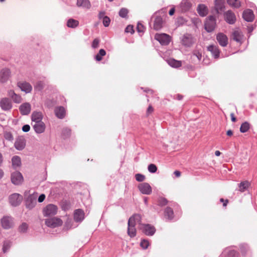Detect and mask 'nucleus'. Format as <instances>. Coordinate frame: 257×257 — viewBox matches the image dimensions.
<instances>
[{"mask_svg": "<svg viewBox=\"0 0 257 257\" xmlns=\"http://www.w3.org/2000/svg\"><path fill=\"white\" fill-rule=\"evenodd\" d=\"M140 229L145 234L148 236H152L156 232L155 227L150 224H141Z\"/></svg>", "mask_w": 257, "mask_h": 257, "instance_id": "obj_1", "label": "nucleus"}, {"mask_svg": "<svg viewBox=\"0 0 257 257\" xmlns=\"http://www.w3.org/2000/svg\"><path fill=\"white\" fill-rule=\"evenodd\" d=\"M58 208L57 206L50 204L47 205L43 209V214L45 216H53L56 214L57 212Z\"/></svg>", "mask_w": 257, "mask_h": 257, "instance_id": "obj_2", "label": "nucleus"}, {"mask_svg": "<svg viewBox=\"0 0 257 257\" xmlns=\"http://www.w3.org/2000/svg\"><path fill=\"white\" fill-rule=\"evenodd\" d=\"M26 146V140L24 136H21L16 138L14 147L18 151L24 150Z\"/></svg>", "mask_w": 257, "mask_h": 257, "instance_id": "obj_3", "label": "nucleus"}, {"mask_svg": "<svg viewBox=\"0 0 257 257\" xmlns=\"http://www.w3.org/2000/svg\"><path fill=\"white\" fill-rule=\"evenodd\" d=\"M63 223L62 220L58 218L53 217L45 220V224L49 227L55 228L61 226Z\"/></svg>", "mask_w": 257, "mask_h": 257, "instance_id": "obj_4", "label": "nucleus"}, {"mask_svg": "<svg viewBox=\"0 0 257 257\" xmlns=\"http://www.w3.org/2000/svg\"><path fill=\"white\" fill-rule=\"evenodd\" d=\"M9 199L11 205L16 207L21 204L23 200V197L19 194L14 193L9 196Z\"/></svg>", "mask_w": 257, "mask_h": 257, "instance_id": "obj_5", "label": "nucleus"}, {"mask_svg": "<svg viewBox=\"0 0 257 257\" xmlns=\"http://www.w3.org/2000/svg\"><path fill=\"white\" fill-rule=\"evenodd\" d=\"M11 179L12 183L15 185H21L24 181L22 174L18 171L12 173Z\"/></svg>", "mask_w": 257, "mask_h": 257, "instance_id": "obj_6", "label": "nucleus"}, {"mask_svg": "<svg viewBox=\"0 0 257 257\" xmlns=\"http://www.w3.org/2000/svg\"><path fill=\"white\" fill-rule=\"evenodd\" d=\"M155 39L163 45H167L170 42V36L165 33L156 34Z\"/></svg>", "mask_w": 257, "mask_h": 257, "instance_id": "obj_7", "label": "nucleus"}, {"mask_svg": "<svg viewBox=\"0 0 257 257\" xmlns=\"http://www.w3.org/2000/svg\"><path fill=\"white\" fill-rule=\"evenodd\" d=\"M216 26L215 19L213 16H210L206 19L205 23V29L208 32H211L214 30Z\"/></svg>", "mask_w": 257, "mask_h": 257, "instance_id": "obj_8", "label": "nucleus"}, {"mask_svg": "<svg viewBox=\"0 0 257 257\" xmlns=\"http://www.w3.org/2000/svg\"><path fill=\"white\" fill-rule=\"evenodd\" d=\"M2 227L6 229L13 227L14 225L13 218L11 216H5L1 219Z\"/></svg>", "mask_w": 257, "mask_h": 257, "instance_id": "obj_9", "label": "nucleus"}, {"mask_svg": "<svg viewBox=\"0 0 257 257\" xmlns=\"http://www.w3.org/2000/svg\"><path fill=\"white\" fill-rule=\"evenodd\" d=\"M138 189L143 194L149 195L152 192L151 186L148 183H142L138 185Z\"/></svg>", "mask_w": 257, "mask_h": 257, "instance_id": "obj_10", "label": "nucleus"}, {"mask_svg": "<svg viewBox=\"0 0 257 257\" xmlns=\"http://www.w3.org/2000/svg\"><path fill=\"white\" fill-rule=\"evenodd\" d=\"M37 196L34 194L30 195L26 200V205L27 208L32 209L35 207L37 203Z\"/></svg>", "mask_w": 257, "mask_h": 257, "instance_id": "obj_11", "label": "nucleus"}, {"mask_svg": "<svg viewBox=\"0 0 257 257\" xmlns=\"http://www.w3.org/2000/svg\"><path fill=\"white\" fill-rule=\"evenodd\" d=\"M0 106L4 110H9L12 107V104L9 98L5 97L1 100Z\"/></svg>", "mask_w": 257, "mask_h": 257, "instance_id": "obj_12", "label": "nucleus"}, {"mask_svg": "<svg viewBox=\"0 0 257 257\" xmlns=\"http://www.w3.org/2000/svg\"><path fill=\"white\" fill-rule=\"evenodd\" d=\"M11 75V71L9 69L4 68L0 71V82H6L8 81Z\"/></svg>", "mask_w": 257, "mask_h": 257, "instance_id": "obj_13", "label": "nucleus"}, {"mask_svg": "<svg viewBox=\"0 0 257 257\" xmlns=\"http://www.w3.org/2000/svg\"><path fill=\"white\" fill-rule=\"evenodd\" d=\"M216 39L219 45L222 47H225L228 44V38L223 33H218L216 35Z\"/></svg>", "mask_w": 257, "mask_h": 257, "instance_id": "obj_14", "label": "nucleus"}, {"mask_svg": "<svg viewBox=\"0 0 257 257\" xmlns=\"http://www.w3.org/2000/svg\"><path fill=\"white\" fill-rule=\"evenodd\" d=\"M17 85L22 91H25L27 93H30L32 90L31 85L27 82H19Z\"/></svg>", "mask_w": 257, "mask_h": 257, "instance_id": "obj_15", "label": "nucleus"}, {"mask_svg": "<svg viewBox=\"0 0 257 257\" xmlns=\"http://www.w3.org/2000/svg\"><path fill=\"white\" fill-rule=\"evenodd\" d=\"M231 38L237 42L240 43L243 38V35L239 29H235L233 31Z\"/></svg>", "mask_w": 257, "mask_h": 257, "instance_id": "obj_16", "label": "nucleus"}, {"mask_svg": "<svg viewBox=\"0 0 257 257\" xmlns=\"http://www.w3.org/2000/svg\"><path fill=\"white\" fill-rule=\"evenodd\" d=\"M84 218V212L80 209H76L74 213V219L76 222H81Z\"/></svg>", "mask_w": 257, "mask_h": 257, "instance_id": "obj_17", "label": "nucleus"}, {"mask_svg": "<svg viewBox=\"0 0 257 257\" xmlns=\"http://www.w3.org/2000/svg\"><path fill=\"white\" fill-rule=\"evenodd\" d=\"M35 131L38 134L43 133L45 130V124L43 121L37 122L33 125Z\"/></svg>", "mask_w": 257, "mask_h": 257, "instance_id": "obj_18", "label": "nucleus"}, {"mask_svg": "<svg viewBox=\"0 0 257 257\" xmlns=\"http://www.w3.org/2000/svg\"><path fill=\"white\" fill-rule=\"evenodd\" d=\"M225 21L230 24H233L236 21L234 14L231 11H228L225 14Z\"/></svg>", "mask_w": 257, "mask_h": 257, "instance_id": "obj_19", "label": "nucleus"}, {"mask_svg": "<svg viewBox=\"0 0 257 257\" xmlns=\"http://www.w3.org/2000/svg\"><path fill=\"white\" fill-rule=\"evenodd\" d=\"M194 43L193 37L188 34L185 35L182 40V43L183 45L190 47Z\"/></svg>", "mask_w": 257, "mask_h": 257, "instance_id": "obj_20", "label": "nucleus"}, {"mask_svg": "<svg viewBox=\"0 0 257 257\" xmlns=\"http://www.w3.org/2000/svg\"><path fill=\"white\" fill-rule=\"evenodd\" d=\"M207 50L211 53L214 58L217 59L219 58L220 51L217 46L210 45L207 47Z\"/></svg>", "mask_w": 257, "mask_h": 257, "instance_id": "obj_21", "label": "nucleus"}, {"mask_svg": "<svg viewBox=\"0 0 257 257\" xmlns=\"http://www.w3.org/2000/svg\"><path fill=\"white\" fill-rule=\"evenodd\" d=\"M163 27V19L161 16H156L154 22L153 28L155 30H159Z\"/></svg>", "mask_w": 257, "mask_h": 257, "instance_id": "obj_22", "label": "nucleus"}, {"mask_svg": "<svg viewBox=\"0 0 257 257\" xmlns=\"http://www.w3.org/2000/svg\"><path fill=\"white\" fill-rule=\"evenodd\" d=\"M131 220H128L127 234L131 237H134L136 235V229L134 223H131Z\"/></svg>", "mask_w": 257, "mask_h": 257, "instance_id": "obj_23", "label": "nucleus"}, {"mask_svg": "<svg viewBox=\"0 0 257 257\" xmlns=\"http://www.w3.org/2000/svg\"><path fill=\"white\" fill-rule=\"evenodd\" d=\"M242 17L243 19L247 22H251L254 19V15L252 11L249 9L244 11Z\"/></svg>", "mask_w": 257, "mask_h": 257, "instance_id": "obj_24", "label": "nucleus"}, {"mask_svg": "<svg viewBox=\"0 0 257 257\" xmlns=\"http://www.w3.org/2000/svg\"><path fill=\"white\" fill-rule=\"evenodd\" d=\"M20 111L23 115L28 114L31 111V105L29 103H24L20 107Z\"/></svg>", "mask_w": 257, "mask_h": 257, "instance_id": "obj_25", "label": "nucleus"}, {"mask_svg": "<svg viewBox=\"0 0 257 257\" xmlns=\"http://www.w3.org/2000/svg\"><path fill=\"white\" fill-rule=\"evenodd\" d=\"M141 220H142V217L141 215L139 214H135L133 215L132 216H131L128 220L131 221V223L133 224L134 223V225H136V224H139L140 226H141Z\"/></svg>", "mask_w": 257, "mask_h": 257, "instance_id": "obj_26", "label": "nucleus"}, {"mask_svg": "<svg viewBox=\"0 0 257 257\" xmlns=\"http://www.w3.org/2000/svg\"><path fill=\"white\" fill-rule=\"evenodd\" d=\"M165 217L168 220H171L174 218V211L173 209L170 207H167L164 210Z\"/></svg>", "mask_w": 257, "mask_h": 257, "instance_id": "obj_27", "label": "nucleus"}, {"mask_svg": "<svg viewBox=\"0 0 257 257\" xmlns=\"http://www.w3.org/2000/svg\"><path fill=\"white\" fill-rule=\"evenodd\" d=\"M55 113L57 117L63 118L65 115V108L62 106L56 107L55 109Z\"/></svg>", "mask_w": 257, "mask_h": 257, "instance_id": "obj_28", "label": "nucleus"}, {"mask_svg": "<svg viewBox=\"0 0 257 257\" xmlns=\"http://www.w3.org/2000/svg\"><path fill=\"white\" fill-rule=\"evenodd\" d=\"M197 11L199 15L202 17L206 16L208 13L207 7L203 4H200L198 6Z\"/></svg>", "mask_w": 257, "mask_h": 257, "instance_id": "obj_29", "label": "nucleus"}, {"mask_svg": "<svg viewBox=\"0 0 257 257\" xmlns=\"http://www.w3.org/2000/svg\"><path fill=\"white\" fill-rule=\"evenodd\" d=\"M42 118L43 115L41 112L35 111L32 114V120L35 122L42 121Z\"/></svg>", "mask_w": 257, "mask_h": 257, "instance_id": "obj_30", "label": "nucleus"}, {"mask_svg": "<svg viewBox=\"0 0 257 257\" xmlns=\"http://www.w3.org/2000/svg\"><path fill=\"white\" fill-rule=\"evenodd\" d=\"M77 5L86 9H89L91 7L90 3L88 0H77Z\"/></svg>", "mask_w": 257, "mask_h": 257, "instance_id": "obj_31", "label": "nucleus"}, {"mask_svg": "<svg viewBox=\"0 0 257 257\" xmlns=\"http://www.w3.org/2000/svg\"><path fill=\"white\" fill-rule=\"evenodd\" d=\"M191 7V4L187 1H183L180 4L181 10L183 12L187 11Z\"/></svg>", "mask_w": 257, "mask_h": 257, "instance_id": "obj_32", "label": "nucleus"}, {"mask_svg": "<svg viewBox=\"0 0 257 257\" xmlns=\"http://www.w3.org/2000/svg\"><path fill=\"white\" fill-rule=\"evenodd\" d=\"M169 65L173 67L178 68L181 66V62L173 59H170L167 61Z\"/></svg>", "mask_w": 257, "mask_h": 257, "instance_id": "obj_33", "label": "nucleus"}, {"mask_svg": "<svg viewBox=\"0 0 257 257\" xmlns=\"http://www.w3.org/2000/svg\"><path fill=\"white\" fill-rule=\"evenodd\" d=\"M79 25V22L73 19H70L68 20L67 26L68 27L74 28L77 27Z\"/></svg>", "mask_w": 257, "mask_h": 257, "instance_id": "obj_34", "label": "nucleus"}, {"mask_svg": "<svg viewBox=\"0 0 257 257\" xmlns=\"http://www.w3.org/2000/svg\"><path fill=\"white\" fill-rule=\"evenodd\" d=\"M249 185V183L247 181L241 182L238 185L239 190L241 192H244L248 187Z\"/></svg>", "mask_w": 257, "mask_h": 257, "instance_id": "obj_35", "label": "nucleus"}, {"mask_svg": "<svg viewBox=\"0 0 257 257\" xmlns=\"http://www.w3.org/2000/svg\"><path fill=\"white\" fill-rule=\"evenodd\" d=\"M215 3L216 10L217 13H219V11H221L223 8V0H215Z\"/></svg>", "mask_w": 257, "mask_h": 257, "instance_id": "obj_36", "label": "nucleus"}, {"mask_svg": "<svg viewBox=\"0 0 257 257\" xmlns=\"http://www.w3.org/2000/svg\"><path fill=\"white\" fill-rule=\"evenodd\" d=\"M45 82L43 81H38L34 86V89L36 91H41L45 86Z\"/></svg>", "mask_w": 257, "mask_h": 257, "instance_id": "obj_37", "label": "nucleus"}, {"mask_svg": "<svg viewBox=\"0 0 257 257\" xmlns=\"http://www.w3.org/2000/svg\"><path fill=\"white\" fill-rule=\"evenodd\" d=\"M228 4L235 8H238L240 7V3L238 0H227Z\"/></svg>", "mask_w": 257, "mask_h": 257, "instance_id": "obj_38", "label": "nucleus"}, {"mask_svg": "<svg viewBox=\"0 0 257 257\" xmlns=\"http://www.w3.org/2000/svg\"><path fill=\"white\" fill-rule=\"evenodd\" d=\"M249 123L247 122H244L241 124L240 131L243 133H245L249 130Z\"/></svg>", "mask_w": 257, "mask_h": 257, "instance_id": "obj_39", "label": "nucleus"}, {"mask_svg": "<svg viewBox=\"0 0 257 257\" xmlns=\"http://www.w3.org/2000/svg\"><path fill=\"white\" fill-rule=\"evenodd\" d=\"M106 55V52L103 49H101L98 53L95 56V59L97 61H100L102 60V57L105 56Z\"/></svg>", "mask_w": 257, "mask_h": 257, "instance_id": "obj_40", "label": "nucleus"}, {"mask_svg": "<svg viewBox=\"0 0 257 257\" xmlns=\"http://www.w3.org/2000/svg\"><path fill=\"white\" fill-rule=\"evenodd\" d=\"M240 252L243 255H245L249 250V247L246 244H241L239 245Z\"/></svg>", "mask_w": 257, "mask_h": 257, "instance_id": "obj_41", "label": "nucleus"}, {"mask_svg": "<svg viewBox=\"0 0 257 257\" xmlns=\"http://www.w3.org/2000/svg\"><path fill=\"white\" fill-rule=\"evenodd\" d=\"M12 245V242L10 241L6 240L4 241L3 247V252L4 253L6 252L10 248L11 246Z\"/></svg>", "mask_w": 257, "mask_h": 257, "instance_id": "obj_42", "label": "nucleus"}, {"mask_svg": "<svg viewBox=\"0 0 257 257\" xmlns=\"http://www.w3.org/2000/svg\"><path fill=\"white\" fill-rule=\"evenodd\" d=\"M128 11L127 9L125 8H122L119 12V15L122 18H126L127 16Z\"/></svg>", "mask_w": 257, "mask_h": 257, "instance_id": "obj_43", "label": "nucleus"}, {"mask_svg": "<svg viewBox=\"0 0 257 257\" xmlns=\"http://www.w3.org/2000/svg\"><path fill=\"white\" fill-rule=\"evenodd\" d=\"M149 245H150V242H149V240L147 239H142L140 243L141 246L143 249H147L148 247V246H149Z\"/></svg>", "mask_w": 257, "mask_h": 257, "instance_id": "obj_44", "label": "nucleus"}, {"mask_svg": "<svg viewBox=\"0 0 257 257\" xmlns=\"http://www.w3.org/2000/svg\"><path fill=\"white\" fill-rule=\"evenodd\" d=\"M4 138L6 140L12 141L14 139L13 134L10 132H6L4 133Z\"/></svg>", "mask_w": 257, "mask_h": 257, "instance_id": "obj_45", "label": "nucleus"}, {"mask_svg": "<svg viewBox=\"0 0 257 257\" xmlns=\"http://www.w3.org/2000/svg\"><path fill=\"white\" fill-rule=\"evenodd\" d=\"M158 203L159 206H163L167 204V200L163 197H160L159 198Z\"/></svg>", "mask_w": 257, "mask_h": 257, "instance_id": "obj_46", "label": "nucleus"}, {"mask_svg": "<svg viewBox=\"0 0 257 257\" xmlns=\"http://www.w3.org/2000/svg\"><path fill=\"white\" fill-rule=\"evenodd\" d=\"M135 178L137 181L141 182L145 180L146 177L143 174L138 173L135 175Z\"/></svg>", "mask_w": 257, "mask_h": 257, "instance_id": "obj_47", "label": "nucleus"}, {"mask_svg": "<svg viewBox=\"0 0 257 257\" xmlns=\"http://www.w3.org/2000/svg\"><path fill=\"white\" fill-rule=\"evenodd\" d=\"M148 171L152 173H155L157 170V166L153 164H151L148 166Z\"/></svg>", "mask_w": 257, "mask_h": 257, "instance_id": "obj_48", "label": "nucleus"}, {"mask_svg": "<svg viewBox=\"0 0 257 257\" xmlns=\"http://www.w3.org/2000/svg\"><path fill=\"white\" fill-rule=\"evenodd\" d=\"M238 252L235 250H229L227 253V255L228 257H238Z\"/></svg>", "mask_w": 257, "mask_h": 257, "instance_id": "obj_49", "label": "nucleus"}, {"mask_svg": "<svg viewBox=\"0 0 257 257\" xmlns=\"http://www.w3.org/2000/svg\"><path fill=\"white\" fill-rule=\"evenodd\" d=\"M28 227V225L26 223H23L19 227V230L21 232L26 231Z\"/></svg>", "mask_w": 257, "mask_h": 257, "instance_id": "obj_50", "label": "nucleus"}, {"mask_svg": "<svg viewBox=\"0 0 257 257\" xmlns=\"http://www.w3.org/2000/svg\"><path fill=\"white\" fill-rule=\"evenodd\" d=\"M12 98L15 103H19L22 101L21 96L17 94L14 95V96Z\"/></svg>", "mask_w": 257, "mask_h": 257, "instance_id": "obj_51", "label": "nucleus"}, {"mask_svg": "<svg viewBox=\"0 0 257 257\" xmlns=\"http://www.w3.org/2000/svg\"><path fill=\"white\" fill-rule=\"evenodd\" d=\"M110 22V19L108 17L104 16L103 17V25L105 27L108 26L109 25Z\"/></svg>", "mask_w": 257, "mask_h": 257, "instance_id": "obj_52", "label": "nucleus"}, {"mask_svg": "<svg viewBox=\"0 0 257 257\" xmlns=\"http://www.w3.org/2000/svg\"><path fill=\"white\" fill-rule=\"evenodd\" d=\"M125 32L131 33L132 34H134L135 31L134 30L133 26L132 25L127 26L125 29Z\"/></svg>", "mask_w": 257, "mask_h": 257, "instance_id": "obj_53", "label": "nucleus"}, {"mask_svg": "<svg viewBox=\"0 0 257 257\" xmlns=\"http://www.w3.org/2000/svg\"><path fill=\"white\" fill-rule=\"evenodd\" d=\"M137 31L139 33H143L144 32L145 27L144 26L140 23H138L137 25Z\"/></svg>", "mask_w": 257, "mask_h": 257, "instance_id": "obj_54", "label": "nucleus"}, {"mask_svg": "<svg viewBox=\"0 0 257 257\" xmlns=\"http://www.w3.org/2000/svg\"><path fill=\"white\" fill-rule=\"evenodd\" d=\"M99 41L98 39H95L92 44V47L93 48H96L98 47Z\"/></svg>", "mask_w": 257, "mask_h": 257, "instance_id": "obj_55", "label": "nucleus"}, {"mask_svg": "<svg viewBox=\"0 0 257 257\" xmlns=\"http://www.w3.org/2000/svg\"><path fill=\"white\" fill-rule=\"evenodd\" d=\"M21 165V162H12V166L14 169L20 167Z\"/></svg>", "mask_w": 257, "mask_h": 257, "instance_id": "obj_56", "label": "nucleus"}, {"mask_svg": "<svg viewBox=\"0 0 257 257\" xmlns=\"http://www.w3.org/2000/svg\"><path fill=\"white\" fill-rule=\"evenodd\" d=\"M30 130V126L28 124H25L22 127V130L24 132H28Z\"/></svg>", "mask_w": 257, "mask_h": 257, "instance_id": "obj_57", "label": "nucleus"}, {"mask_svg": "<svg viewBox=\"0 0 257 257\" xmlns=\"http://www.w3.org/2000/svg\"><path fill=\"white\" fill-rule=\"evenodd\" d=\"M153 111L154 108L151 105H149L147 110V114L149 115V114H151Z\"/></svg>", "mask_w": 257, "mask_h": 257, "instance_id": "obj_58", "label": "nucleus"}, {"mask_svg": "<svg viewBox=\"0 0 257 257\" xmlns=\"http://www.w3.org/2000/svg\"><path fill=\"white\" fill-rule=\"evenodd\" d=\"M45 198V195L43 194L40 195L38 198V201L39 202H42Z\"/></svg>", "mask_w": 257, "mask_h": 257, "instance_id": "obj_59", "label": "nucleus"}, {"mask_svg": "<svg viewBox=\"0 0 257 257\" xmlns=\"http://www.w3.org/2000/svg\"><path fill=\"white\" fill-rule=\"evenodd\" d=\"M16 93L14 92L13 90H10L8 91V95L11 97L13 98V97L15 95Z\"/></svg>", "mask_w": 257, "mask_h": 257, "instance_id": "obj_60", "label": "nucleus"}, {"mask_svg": "<svg viewBox=\"0 0 257 257\" xmlns=\"http://www.w3.org/2000/svg\"><path fill=\"white\" fill-rule=\"evenodd\" d=\"M194 55H195L199 60H200L202 57L201 53L199 52H195Z\"/></svg>", "mask_w": 257, "mask_h": 257, "instance_id": "obj_61", "label": "nucleus"}, {"mask_svg": "<svg viewBox=\"0 0 257 257\" xmlns=\"http://www.w3.org/2000/svg\"><path fill=\"white\" fill-rule=\"evenodd\" d=\"M220 201L221 202H223V206L224 207H225L226 206L227 203H228V200L227 199L224 200L223 198H221L220 199Z\"/></svg>", "mask_w": 257, "mask_h": 257, "instance_id": "obj_62", "label": "nucleus"}, {"mask_svg": "<svg viewBox=\"0 0 257 257\" xmlns=\"http://www.w3.org/2000/svg\"><path fill=\"white\" fill-rule=\"evenodd\" d=\"M12 161H21V158L18 156H15L12 158Z\"/></svg>", "mask_w": 257, "mask_h": 257, "instance_id": "obj_63", "label": "nucleus"}, {"mask_svg": "<svg viewBox=\"0 0 257 257\" xmlns=\"http://www.w3.org/2000/svg\"><path fill=\"white\" fill-rule=\"evenodd\" d=\"M174 174L176 176V177H179L181 176V172L179 171L176 170L174 171Z\"/></svg>", "mask_w": 257, "mask_h": 257, "instance_id": "obj_64", "label": "nucleus"}]
</instances>
